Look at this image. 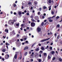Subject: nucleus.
<instances>
[{
  "label": "nucleus",
  "instance_id": "obj_1",
  "mask_svg": "<svg viewBox=\"0 0 62 62\" xmlns=\"http://www.w3.org/2000/svg\"><path fill=\"white\" fill-rule=\"evenodd\" d=\"M14 22H13V20H10L8 22V23L9 24H14Z\"/></svg>",
  "mask_w": 62,
  "mask_h": 62
},
{
  "label": "nucleus",
  "instance_id": "obj_2",
  "mask_svg": "<svg viewBox=\"0 0 62 62\" xmlns=\"http://www.w3.org/2000/svg\"><path fill=\"white\" fill-rule=\"evenodd\" d=\"M14 26L16 28H17V27H19V23H15L14 24Z\"/></svg>",
  "mask_w": 62,
  "mask_h": 62
},
{
  "label": "nucleus",
  "instance_id": "obj_3",
  "mask_svg": "<svg viewBox=\"0 0 62 62\" xmlns=\"http://www.w3.org/2000/svg\"><path fill=\"white\" fill-rule=\"evenodd\" d=\"M35 23H34L32 22L31 23V27H34L35 25Z\"/></svg>",
  "mask_w": 62,
  "mask_h": 62
},
{
  "label": "nucleus",
  "instance_id": "obj_4",
  "mask_svg": "<svg viewBox=\"0 0 62 62\" xmlns=\"http://www.w3.org/2000/svg\"><path fill=\"white\" fill-rule=\"evenodd\" d=\"M50 39V38H48L47 39H42V40H41L40 41V42H44V41H46L47 40H49Z\"/></svg>",
  "mask_w": 62,
  "mask_h": 62
},
{
  "label": "nucleus",
  "instance_id": "obj_5",
  "mask_svg": "<svg viewBox=\"0 0 62 62\" xmlns=\"http://www.w3.org/2000/svg\"><path fill=\"white\" fill-rule=\"evenodd\" d=\"M9 57L8 54H6L5 56V58L6 59H8Z\"/></svg>",
  "mask_w": 62,
  "mask_h": 62
},
{
  "label": "nucleus",
  "instance_id": "obj_6",
  "mask_svg": "<svg viewBox=\"0 0 62 62\" xmlns=\"http://www.w3.org/2000/svg\"><path fill=\"white\" fill-rule=\"evenodd\" d=\"M51 2H52L53 3H54V2L53 0L51 1V0H49L48 1V2L50 4L51 3Z\"/></svg>",
  "mask_w": 62,
  "mask_h": 62
},
{
  "label": "nucleus",
  "instance_id": "obj_7",
  "mask_svg": "<svg viewBox=\"0 0 62 62\" xmlns=\"http://www.w3.org/2000/svg\"><path fill=\"white\" fill-rule=\"evenodd\" d=\"M37 30L38 32H40L41 30V29L39 27L37 28Z\"/></svg>",
  "mask_w": 62,
  "mask_h": 62
},
{
  "label": "nucleus",
  "instance_id": "obj_8",
  "mask_svg": "<svg viewBox=\"0 0 62 62\" xmlns=\"http://www.w3.org/2000/svg\"><path fill=\"white\" fill-rule=\"evenodd\" d=\"M34 19L36 20H37L39 19V17L38 16H35Z\"/></svg>",
  "mask_w": 62,
  "mask_h": 62
},
{
  "label": "nucleus",
  "instance_id": "obj_9",
  "mask_svg": "<svg viewBox=\"0 0 62 62\" xmlns=\"http://www.w3.org/2000/svg\"><path fill=\"white\" fill-rule=\"evenodd\" d=\"M17 54H16L15 55L14 57L15 59H17Z\"/></svg>",
  "mask_w": 62,
  "mask_h": 62
},
{
  "label": "nucleus",
  "instance_id": "obj_10",
  "mask_svg": "<svg viewBox=\"0 0 62 62\" xmlns=\"http://www.w3.org/2000/svg\"><path fill=\"white\" fill-rule=\"evenodd\" d=\"M18 14L19 16H20L22 14V13L21 11H19L18 12Z\"/></svg>",
  "mask_w": 62,
  "mask_h": 62
},
{
  "label": "nucleus",
  "instance_id": "obj_11",
  "mask_svg": "<svg viewBox=\"0 0 62 62\" xmlns=\"http://www.w3.org/2000/svg\"><path fill=\"white\" fill-rule=\"evenodd\" d=\"M31 20L33 22H37V21H35L34 19H33V18L31 19Z\"/></svg>",
  "mask_w": 62,
  "mask_h": 62
},
{
  "label": "nucleus",
  "instance_id": "obj_12",
  "mask_svg": "<svg viewBox=\"0 0 62 62\" xmlns=\"http://www.w3.org/2000/svg\"><path fill=\"white\" fill-rule=\"evenodd\" d=\"M28 49V47L27 46H26L25 47H24V50H25Z\"/></svg>",
  "mask_w": 62,
  "mask_h": 62
},
{
  "label": "nucleus",
  "instance_id": "obj_13",
  "mask_svg": "<svg viewBox=\"0 0 62 62\" xmlns=\"http://www.w3.org/2000/svg\"><path fill=\"white\" fill-rule=\"evenodd\" d=\"M54 51H52L50 52V54H53L54 53Z\"/></svg>",
  "mask_w": 62,
  "mask_h": 62
},
{
  "label": "nucleus",
  "instance_id": "obj_14",
  "mask_svg": "<svg viewBox=\"0 0 62 62\" xmlns=\"http://www.w3.org/2000/svg\"><path fill=\"white\" fill-rule=\"evenodd\" d=\"M43 55L44 56H47V54L46 53H44Z\"/></svg>",
  "mask_w": 62,
  "mask_h": 62
},
{
  "label": "nucleus",
  "instance_id": "obj_15",
  "mask_svg": "<svg viewBox=\"0 0 62 62\" xmlns=\"http://www.w3.org/2000/svg\"><path fill=\"white\" fill-rule=\"evenodd\" d=\"M40 49H39V48H37L35 49V51H39Z\"/></svg>",
  "mask_w": 62,
  "mask_h": 62
},
{
  "label": "nucleus",
  "instance_id": "obj_16",
  "mask_svg": "<svg viewBox=\"0 0 62 62\" xmlns=\"http://www.w3.org/2000/svg\"><path fill=\"white\" fill-rule=\"evenodd\" d=\"M51 6H50L49 7H48V8H49L48 9L49 11L51 9Z\"/></svg>",
  "mask_w": 62,
  "mask_h": 62
},
{
  "label": "nucleus",
  "instance_id": "obj_17",
  "mask_svg": "<svg viewBox=\"0 0 62 62\" xmlns=\"http://www.w3.org/2000/svg\"><path fill=\"white\" fill-rule=\"evenodd\" d=\"M7 30V29H6L5 31L6 32L8 33V30Z\"/></svg>",
  "mask_w": 62,
  "mask_h": 62
},
{
  "label": "nucleus",
  "instance_id": "obj_18",
  "mask_svg": "<svg viewBox=\"0 0 62 62\" xmlns=\"http://www.w3.org/2000/svg\"><path fill=\"white\" fill-rule=\"evenodd\" d=\"M49 22H53V20L52 19H49Z\"/></svg>",
  "mask_w": 62,
  "mask_h": 62
},
{
  "label": "nucleus",
  "instance_id": "obj_19",
  "mask_svg": "<svg viewBox=\"0 0 62 62\" xmlns=\"http://www.w3.org/2000/svg\"><path fill=\"white\" fill-rule=\"evenodd\" d=\"M43 53V51L41 50H40V51L39 52V53L40 54L42 53Z\"/></svg>",
  "mask_w": 62,
  "mask_h": 62
},
{
  "label": "nucleus",
  "instance_id": "obj_20",
  "mask_svg": "<svg viewBox=\"0 0 62 62\" xmlns=\"http://www.w3.org/2000/svg\"><path fill=\"white\" fill-rule=\"evenodd\" d=\"M56 27H60V25L59 24H58L56 26Z\"/></svg>",
  "mask_w": 62,
  "mask_h": 62
},
{
  "label": "nucleus",
  "instance_id": "obj_21",
  "mask_svg": "<svg viewBox=\"0 0 62 62\" xmlns=\"http://www.w3.org/2000/svg\"><path fill=\"white\" fill-rule=\"evenodd\" d=\"M59 61H62V60L61 58H60L59 59Z\"/></svg>",
  "mask_w": 62,
  "mask_h": 62
},
{
  "label": "nucleus",
  "instance_id": "obj_22",
  "mask_svg": "<svg viewBox=\"0 0 62 62\" xmlns=\"http://www.w3.org/2000/svg\"><path fill=\"white\" fill-rule=\"evenodd\" d=\"M47 50L49 51H52L49 48H48L47 49Z\"/></svg>",
  "mask_w": 62,
  "mask_h": 62
},
{
  "label": "nucleus",
  "instance_id": "obj_23",
  "mask_svg": "<svg viewBox=\"0 0 62 62\" xmlns=\"http://www.w3.org/2000/svg\"><path fill=\"white\" fill-rule=\"evenodd\" d=\"M28 53L27 52H26L24 54V55L25 56H26L27 54Z\"/></svg>",
  "mask_w": 62,
  "mask_h": 62
},
{
  "label": "nucleus",
  "instance_id": "obj_24",
  "mask_svg": "<svg viewBox=\"0 0 62 62\" xmlns=\"http://www.w3.org/2000/svg\"><path fill=\"white\" fill-rule=\"evenodd\" d=\"M44 22H43L42 23H41V25L42 26H43L44 25Z\"/></svg>",
  "mask_w": 62,
  "mask_h": 62
},
{
  "label": "nucleus",
  "instance_id": "obj_25",
  "mask_svg": "<svg viewBox=\"0 0 62 62\" xmlns=\"http://www.w3.org/2000/svg\"><path fill=\"white\" fill-rule=\"evenodd\" d=\"M2 51L3 52H5V50L4 49L2 50Z\"/></svg>",
  "mask_w": 62,
  "mask_h": 62
},
{
  "label": "nucleus",
  "instance_id": "obj_26",
  "mask_svg": "<svg viewBox=\"0 0 62 62\" xmlns=\"http://www.w3.org/2000/svg\"><path fill=\"white\" fill-rule=\"evenodd\" d=\"M43 8L44 9H46V7L45 6H43Z\"/></svg>",
  "mask_w": 62,
  "mask_h": 62
},
{
  "label": "nucleus",
  "instance_id": "obj_27",
  "mask_svg": "<svg viewBox=\"0 0 62 62\" xmlns=\"http://www.w3.org/2000/svg\"><path fill=\"white\" fill-rule=\"evenodd\" d=\"M34 3L35 4V5H37V1H35L34 2Z\"/></svg>",
  "mask_w": 62,
  "mask_h": 62
},
{
  "label": "nucleus",
  "instance_id": "obj_28",
  "mask_svg": "<svg viewBox=\"0 0 62 62\" xmlns=\"http://www.w3.org/2000/svg\"><path fill=\"white\" fill-rule=\"evenodd\" d=\"M51 14H52V15H54V12L53 11H52V12H51Z\"/></svg>",
  "mask_w": 62,
  "mask_h": 62
},
{
  "label": "nucleus",
  "instance_id": "obj_29",
  "mask_svg": "<svg viewBox=\"0 0 62 62\" xmlns=\"http://www.w3.org/2000/svg\"><path fill=\"white\" fill-rule=\"evenodd\" d=\"M44 49V47H41V50H43Z\"/></svg>",
  "mask_w": 62,
  "mask_h": 62
},
{
  "label": "nucleus",
  "instance_id": "obj_30",
  "mask_svg": "<svg viewBox=\"0 0 62 62\" xmlns=\"http://www.w3.org/2000/svg\"><path fill=\"white\" fill-rule=\"evenodd\" d=\"M48 58L49 59H50L51 58V57H50V56L49 55H48Z\"/></svg>",
  "mask_w": 62,
  "mask_h": 62
},
{
  "label": "nucleus",
  "instance_id": "obj_31",
  "mask_svg": "<svg viewBox=\"0 0 62 62\" xmlns=\"http://www.w3.org/2000/svg\"><path fill=\"white\" fill-rule=\"evenodd\" d=\"M55 59V57H54V58H53V59H52V60H54Z\"/></svg>",
  "mask_w": 62,
  "mask_h": 62
},
{
  "label": "nucleus",
  "instance_id": "obj_32",
  "mask_svg": "<svg viewBox=\"0 0 62 62\" xmlns=\"http://www.w3.org/2000/svg\"><path fill=\"white\" fill-rule=\"evenodd\" d=\"M41 60L40 59H39V62H41Z\"/></svg>",
  "mask_w": 62,
  "mask_h": 62
},
{
  "label": "nucleus",
  "instance_id": "obj_33",
  "mask_svg": "<svg viewBox=\"0 0 62 62\" xmlns=\"http://www.w3.org/2000/svg\"><path fill=\"white\" fill-rule=\"evenodd\" d=\"M30 17L32 19H33V16L31 15V16H30Z\"/></svg>",
  "mask_w": 62,
  "mask_h": 62
},
{
  "label": "nucleus",
  "instance_id": "obj_34",
  "mask_svg": "<svg viewBox=\"0 0 62 62\" xmlns=\"http://www.w3.org/2000/svg\"><path fill=\"white\" fill-rule=\"evenodd\" d=\"M59 18V16H57L56 17V18L57 19H58Z\"/></svg>",
  "mask_w": 62,
  "mask_h": 62
},
{
  "label": "nucleus",
  "instance_id": "obj_35",
  "mask_svg": "<svg viewBox=\"0 0 62 62\" xmlns=\"http://www.w3.org/2000/svg\"><path fill=\"white\" fill-rule=\"evenodd\" d=\"M16 48L15 47H13V50H16Z\"/></svg>",
  "mask_w": 62,
  "mask_h": 62
},
{
  "label": "nucleus",
  "instance_id": "obj_36",
  "mask_svg": "<svg viewBox=\"0 0 62 62\" xmlns=\"http://www.w3.org/2000/svg\"><path fill=\"white\" fill-rule=\"evenodd\" d=\"M24 26V25H23V24H21V27H23Z\"/></svg>",
  "mask_w": 62,
  "mask_h": 62
},
{
  "label": "nucleus",
  "instance_id": "obj_37",
  "mask_svg": "<svg viewBox=\"0 0 62 62\" xmlns=\"http://www.w3.org/2000/svg\"><path fill=\"white\" fill-rule=\"evenodd\" d=\"M29 28L28 27H27L26 28V29L27 30H29Z\"/></svg>",
  "mask_w": 62,
  "mask_h": 62
},
{
  "label": "nucleus",
  "instance_id": "obj_38",
  "mask_svg": "<svg viewBox=\"0 0 62 62\" xmlns=\"http://www.w3.org/2000/svg\"><path fill=\"white\" fill-rule=\"evenodd\" d=\"M27 15L28 16L29 15V13H26Z\"/></svg>",
  "mask_w": 62,
  "mask_h": 62
},
{
  "label": "nucleus",
  "instance_id": "obj_39",
  "mask_svg": "<svg viewBox=\"0 0 62 62\" xmlns=\"http://www.w3.org/2000/svg\"><path fill=\"white\" fill-rule=\"evenodd\" d=\"M16 4H14V5H13V6L14 7H16Z\"/></svg>",
  "mask_w": 62,
  "mask_h": 62
},
{
  "label": "nucleus",
  "instance_id": "obj_40",
  "mask_svg": "<svg viewBox=\"0 0 62 62\" xmlns=\"http://www.w3.org/2000/svg\"><path fill=\"white\" fill-rule=\"evenodd\" d=\"M31 4V2H29L28 3V4L29 5H30Z\"/></svg>",
  "mask_w": 62,
  "mask_h": 62
},
{
  "label": "nucleus",
  "instance_id": "obj_41",
  "mask_svg": "<svg viewBox=\"0 0 62 62\" xmlns=\"http://www.w3.org/2000/svg\"><path fill=\"white\" fill-rule=\"evenodd\" d=\"M39 56L41 57V54H40L39 55Z\"/></svg>",
  "mask_w": 62,
  "mask_h": 62
},
{
  "label": "nucleus",
  "instance_id": "obj_42",
  "mask_svg": "<svg viewBox=\"0 0 62 62\" xmlns=\"http://www.w3.org/2000/svg\"><path fill=\"white\" fill-rule=\"evenodd\" d=\"M51 18H52L51 17H49L48 18H47V19H51Z\"/></svg>",
  "mask_w": 62,
  "mask_h": 62
},
{
  "label": "nucleus",
  "instance_id": "obj_43",
  "mask_svg": "<svg viewBox=\"0 0 62 62\" xmlns=\"http://www.w3.org/2000/svg\"><path fill=\"white\" fill-rule=\"evenodd\" d=\"M13 22H16V20L15 19H14L13 20Z\"/></svg>",
  "mask_w": 62,
  "mask_h": 62
},
{
  "label": "nucleus",
  "instance_id": "obj_44",
  "mask_svg": "<svg viewBox=\"0 0 62 62\" xmlns=\"http://www.w3.org/2000/svg\"><path fill=\"white\" fill-rule=\"evenodd\" d=\"M49 49H50L51 50H52V47H50V48H49Z\"/></svg>",
  "mask_w": 62,
  "mask_h": 62
},
{
  "label": "nucleus",
  "instance_id": "obj_45",
  "mask_svg": "<svg viewBox=\"0 0 62 62\" xmlns=\"http://www.w3.org/2000/svg\"><path fill=\"white\" fill-rule=\"evenodd\" d=\"M37 22H40V20H37Z\"/></svg>",
  "mask_w": 62,
  "mask_h": 62
},
{
  "label": "nucleus",
  "instance_id": "obj_46",
  "mask_svg": "<svg viewBox=\"0 0 62 62\" xmlns=\"http://www.w3.org/2000/svg\"><path fill=\"white\" fill-rule=\"evenodd\" d=\"M26 42V43H28V41H26V42H25L24 43H25Z\"/></svg>",
  "mask_w": 62,
  "mask_h": 62
},
{
  "label": "nucleus",
  "instance_id": "obj_47",
  "mask_svg": "<svg viewBox=\"0 0 62 62\" xmlns=\"http://www.w3.org/2000/svg\"><path fill=\"white\" fill-rule=\"evenodd\" d=\"M14 15H16V12H15L14 13Z\"/></svg>",
  "mask_w": 62,
  "mask_h": 62
},
{
  "label": "nucleus",
  "instance_id": "obj_48",
  "mask_svg": "<svg viewBox=\"0 0 62 62\" xmlns=\"http://www.w3.org/2000/svg\"><path fill=\"white\" fill-rule=\"evenodd\" d=\"M19 36V34H17V37H18Z\"/></svg>",
  "mask_w": 62,
  "mask_h": 62
},
{
  "label": "nucleus",
  "instance_id": "obj_49",
  "mask_svg": "<svg viewBox=\"0 0 62 62\" xmlns=\"http://www.w3.org/2000/svg\"><path fill=\"white\" fill-rule=\"evenodd\" d=\"M42 18H43V19H44V18H45V17H44V16H42Z\"/></svg>",
  "mask_w": 62,
  "mask_h": 62
},
{
  "label": "nucleus",
  "instance_id": "obj_50",
  "mask_svg": "<svg viewBox=\"0 0 62 62\" xmlns=\"http://www.w3.org/2000/svg\"><path fill=\"white\" fill-rule=\"evenodd\" d=\"M23 8H24L23 7V6H22V7H21V9H23Z\"/></svg>",
  "mask_w": 62,
  "mask_h": 62
},
{
  "label": "nucleus",
  "instance_id": "obj_51",
  "mask_svg": "<svg viewBox=\"0 0 62 62\" xmlns=\"http://www.w3.org/2000/svg\"><path fill=\"white\" fill-rule=\"evenodd\" d=\"M42 10V8H39V10H40V11H41V10Z\"/></svg>",
  "mask_w": 62,
  "mask_h": 62
},
{
  "label": "nucleus",
  "instance_id": "obj_52",
  "mask_svg": "<svg viewBox=\"0 0 62 62\" xmlns=\"http://www.w3.org/2000/svg\"><path fill=\"white\" fill-rule=\"evenodd\" d=\"M3 45V43H1V44H0V45Z\"/></svg>",
  "mask_w": 62,
  "mask_h": 62
},
{
  "label": "nucleus",
  "instance_id": "obj_53",
  "mask_svg": "<svg viewBox=\"0 0 62 62\" xmlns=\"http://www.w3.org/2000/svg\"><path fill=\"white\" fill-rule=\"evenodd\" d=\"M31 61H33V59H31Z\"/></svg>",
  "mask_w": 62,
  "mask_h": 62
},
{
  "label": "nucleus",
  "instance_id": "obj_54",
  "mask_svg": "<svg viewBox=\"0 0 62 62\" xmlns=\"http://www.w3.org/2000/svg\"><path fill=\"white\" fill-rule=\"evenodd\" d=\"M53 44V43L52 42L51 43V44H50V45H52Z\"/></svg>",
  "mask_w": 62,
  "mask_h": 62
},
{
  "label": "nucleus",
  "instance_id": "obj_55",
  "mask_svg": "<svg viewBox=\"0 0 62 62\" xmlns=\"http://www.w3.org/2000/svg\"><path fill=\"white\" fill-rule=\"evenodd\" d=\"M30 9H33V7H31V8H30Z\"/></svg>",
  "mask_w": 62,
  "mask_h": 62
},
{
  "label": "nucleus",
  "instance_id": "obj_56",
  "mask_svg": "<svg viewBox=\"0 0 62 62\" xmlns=\"http://www.w3.org/2000/svg\"><path fill=\"white\" fill-rule=\"evenodd\" d=\"M60 43L62 45V41H61L60 42Z\"/></svg>",
  "mask_w": 62,
  "mask_h": 62
},
{
  "label": "nucleus",
  "instance_id": "obj_57",
  "mask_svg": "<svg viewBox=\"0 0 62 62\" xmlns=\"http://www.w3.org/2000/svg\"><path fill=\"white\" fill-rule=\"evenodd\" d=\"M3 14V12H1L0 13V14Z\"/></svg>",
  "mask_w": 62,
  "mask_h": 62
},
{
  "label": "nucleus",
  "instance_id": "obj_58",
  "mask_svg": "<svg viewBox=\"0 0 62 62\" xmlns=\"http://www.w3.org/2000/svg\"><path fill=\"white\" fill-rule=\"evenodd\" d=\"M24 13H26L27 12V11L26 10H25L24 11Z\"/></svg>",
  "mask_w": 62,
  "mask_h": 62
},
{
  "label": "nucleus",
  "instance_id": "obj_59",
  "mask_svg": "<svg viewBox=\"0 0 62 62\" xmlns=\"http://www.w3.org/2000/svg\"><path fill=\"white\" fill-rule=\"evenodd\" d=\"M20 40L21 41H23V39H20Z\"/></svg>",
  "mask_w": 62,
  "mask_h": 62
},
{
  "label": "nucleus",
  "instance_id": "obj_60",
  "mask_svg": "<svg viewBox=\"0 0 62 62\" xmlns=\"http://www.w3.org/2000/svg\"><path fill=\"white\" fill-rule=\"evenodd\" d=\"M43 15L44 16H46V14L45 13H44V14H43Z\"/></svg>",
  "mask_w": 62,
  "mask_h": 62
},
{
  "label": "nucleus",
  "instance_id": "obj_61",
  "mask_svg": "<svg viewBox=\"0 0 62 62\" xmlns=\"http://www.w3.org/2000/svg\"><path fill=\"white\" fill-rule=\"evenodd\" d=\"M49 43V41L47 42L46 43V44H48Z\"/></svg>",
  "mask_w": 62,
  "mask_h": 62
},
{
  "label": "nucleus",
  "instance_id": "obj_62",
  "mask_svg": "<svg viewBox=\"0 0 62 62\" xmlns=\"http://www.w3.org/2000/svg\"><path fill=\"white\" fill-rule=\"evenodd\" d=\"M46 22V20H45L44 21V22Z\"/></svg>",
  "mask_w": 62,
  "mask_h": 62
},
{
  "label": "nucleus",
  "instance_id": "obj_63",
  "mask_svg": "<svg viewBox=\"0 0 62 62\" xmlns=\"http://www.w3.org/2000/svg\"><path fill=\"white\" fill-rule=\"evenodd\" d=\"M62 22V19H61V20L59 22Z\"/></svg>",
  "mask_w": 62,
  "mask_h": 62
},
{
  "label": "nucleus",
  "instance_id": "obj_64",
  "mask_svg": "<svg viewBox=\"0 0 62 62\" xmlns=\"http://www.w3.org/2000/svg\"><path fill=\"white\" fill-rule=\"evenodd\" d=\"M29 53L30 54H31V52H29Z\"/></svg>",
  "mask_w": 62,
  "mask_h": 62
}]
</instances>
